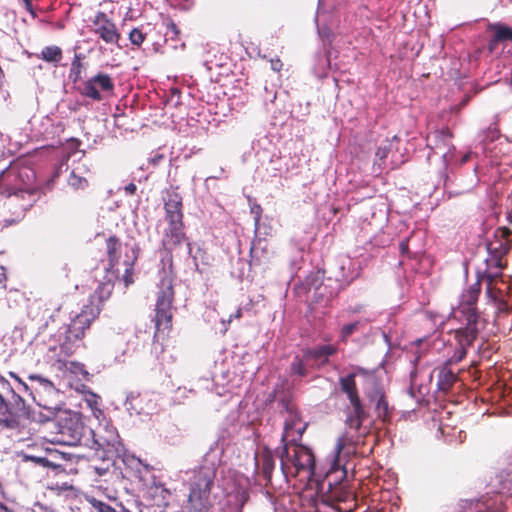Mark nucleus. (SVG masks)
<instances>
[{"instance_id":"1","label":"nucleus","mask_w":512,"mask_h":512,"mask_svg":"<svg viewBox=\"0 0 512 512\" xmlns=\"http://www.w3.org/2000/svg\"><path fill=\"white\" fill-rule=\"evenodd\" d=\"M213 479L210 468H201L194 474L185 512H241L248 499L245 479L231 471L222 476L216 487Z\"/></svg>"},{"instance_id":"2","label":"nucleus","mask_w":512,"mask_h":512,"mask_svg":"<svg viewBox=\"0 0 512 512\" xmlns=\"http://www.w3.org/2000/svg\"><path fill=\"white\" fill-rule=\"evenodd\" d=\"M357 376V374H349L340 380L342 390L347 394L353 412L346 420L347 430L337 439L333 454L329 457L330 471L338 470L341 467V454L343 452L350 453V447L360 439L359 430L364 417V410L356 391L355 378Z\"/></svg>"},{"instance_id":"3","label":"nucleus","mask_w":512,"mask_h":512,"mask_svg":"<svg viewBox=\"0 0 512 512\" xmlns=\"http://www.w3.org/2000/svg\"><path fill=\"white\" fill-rule=\"evenodd\" d=\"M281 470L286 477H298L308 482L315 474V460L312 451L294 443H285L280 455Z\"/></svg>"},{"instance_id":"4","label":"nucleus","mask_w":512,"mask_h":512,"mask_svg":"<svg viewBox=\"0 0 512 512\" xmlns=\"http://www.w3.org/2000/svg\"><path fill=\"white\" fill-rule=\"evenodd\" d=\"M165 227L162 244L166 249H173L186 241L184 232L182 197L177 192H169L164 204Z\"/></svg>"},{"instance_id":"5","label":"nucleus","mask_w":512,"mask_h":512,"mask_svg":"<svg viewBox=\"0 0 512 512\" xmlns=\"http://www.w3.org/2000/svg\"><path fill=\"white\" fill-rule=\"evenodd\" d=\"M173 296L172 278L167 272H164L158 285L156 298L155 325L158 331L171 327Z\"/></svg>"},{"instance_id":"6","label":"nucleus","mask_w":512,"mask_h":512,"mask_svg":"<svg viewBox=\"0 0 512 512\" xmlns=\"http://www.w3.org/2000/svg\"><path fill=\"white\" fill-rule=\"evenodd\" d=\"M98 314V307L84 306L68 325L58 329L59 340L66 339L75 346V343L84 337L85 331L90 327Z\"/></svg>"},{"instance_id":"7","label":"nucleus","mask_w":512,"mask_h":512,"mask_svg":"<svg viewBox=\"0 0 512 512\" xmlns=\"http://www.w3.org/2000/svg\"><path fill=\"white\" fill-rule=\"evenodd\" d=\"M98 314V307L84 306L68 325L58 329L59 340L66 339L75 346V343L84 337L85 331L90 327Z\"/></svg>"},{"instance_id":"8","label":"nucleus","mask_w":512,"mask_h":512,"mask_svg":"<svg viewBox=\"0 0 512 512\" xmlns=\"http://www.w3.org/2000/svg\"><path fill=\"white\" fill-rule=\"evenodd\" d=\"M480 282L477 280L475 283L470 285L461 295L459 306L453 310L455 316L458 313L462 314L467 322L466 331L467 341L471 342L475 337V323H476V311H475V303L478 299V295L480 292Z\"/></svg>"},{"instance_id":"9","label":"nucleus","mask_w":512,"mask_h":512,"mask_svg":"<svg viewBox=\"0 0 512 512\" xmlns=\"http://www.w3.org/2000/svg\"><path fill=\"white\" fill-rule=\"evenodd\" d=\"M90 31L110 46L120 47L121 33L117 24L105 12L97 11L91 18Z\"/></svg>"},{"instance_id":"10","label":"nucleus","mask_w":512,"mask_h":512,"mask_svg":"<svg viewBox=\"0 0 512 512\" xmlns=\"http://www.w3.org/2000/svg\"><path fill=\"white\" fill-rule=\"evenodd\" d=\"M75 346L68 340H59L58 334H54L47 343L45 361L51 366L62 370L67 365V359L73 354Z\"/></svg>"},{"instance_id":"11","label":"nucleus","mask_w":512,"mask_h":512,"mask_svg":"<svg viewBox=\"0 0 512 512\" xmlns=\"http://www.w3.org/2000/svg\"><path fill=\"white\" fill-rule=\"evenodd\" d=\"M451 138L452 136L448 130H436L426 138L427 147L434 156H439L442 159L444 166L448 165L454 155Z\"/></svg>"},{"instance_id":"12","label":"nucleus","mask_w":512,"mask_h":512,"mask_svg":"<svg viewBox=\"0 0 512 512\" xmlns=\"http://www.w3.org/2000/svg\"><path fill=\"white\" fill-rule=\"evenodd\" d=\"M93 436L99 449L112 454H119L123 451L118 431L112 424L100 423L97 430L93 432Z\"/></svg>"},{"instance_id":"13","label":"nucleus","mask_w":512,"mask_h":512,"mask_svg":"<svg viewBox=\"0 0 512 512\" xmlns=\"http://www.w3.org/2000/svg\"><path fill=\"white\" fill-rule=\"evenodd\" d=\"M82 435V423L78 418H70L59 424V431L52 442L67 446H76L80 443Z\"/></svg>"},{"instance_id":"14","label":"nucleus","mask_w":512,"mask_h":512,"mask_svg":"<svg viewBox=\"0 0 512 512\" xmlns=\"http://www.w3.org/2000/svg\"><path fill=\"white\" fill-rule=\"evenodd\" d=\"M113 89L114 83L111 77L107 74L99 73L84 82L81 88V94L93 100L100 101L102 99L101 93H112Z\"/></svg>"},{"instance_id":"15","label":"nucleus","mask_w":512,"mask_h":512,"mask_svg":"<svg viewBox=\"0 0 512 512\" xmlns=\"http://www.w3.org/2000/svg\"><path fill=\"white\" fill-rule=\"evenodd\" d=\"M124 406L131 416L150 415L157 409V403L151 397L133 392L127 395Z\"/></svg>"},{"instance_id":"16","label":"nucleus","mask_w":512,"mask_h":512,"mask_svg":"<svg viewBox=\"0 0 512 512\" xmlns=\"http://www.w3.org/2000/svg\"><path fill=\"white\" fill-rule=\"evenodd\" d=\"M306 429L304 423L298 413L292 408L287 409V416L285 418L284 432L282 435L283 442L294 443L299 440Z\"/></svg>"},{"instance_id":"17","label":"nucleus","mask_w":512,"mask_h":512,"mask_svg":"<svg viewBox=\"0 0 512 512\" xmlns=\"http://www.w3.org/2000/svg\"><path fill=\"white\" fill-rule=\"evenodd\" d=\"M488 271L486 273V278L488 281L486 292L488 296L493 300H501L502 295L500 289H497L493 286V282L496 278L501 276V270L504 268V264L500 258L491 257L488 261Z\"/></svg>"},{"instance_id":"18","label":"nucleus","mask_w":512,"mask_h":512,"mask_svg":"<svg viewBox=\"0 0 512 512\" xmlns=\"http://www.w3.org/2000/svg\"><path fill=\"white\" fill-rule=\"evenodd\" d=\"M336 352V347L333 345H323L319 348L308 350L305 353V361L310 363V366H321L328 362V357Z\"/></svg>"},{"instance_id":"19","label":"nucleus","mask_w":512,"mask_h":512,"mask_svg":"<svg viewBox=\"0 0 512 512\" xmlns=\"http://www.w3.org/2000/svg\"><path fill=\"white\" fill-rule=\"evenodd\" d=\"M367 384L372 387V391L367 392L370 400L375 402V409L379 417H385L388 410L387 402L384 400L381 389L377 386L372 375L367 376Z\"/></svg>"},{"instance_id":"20","label":"nucleus","mask_w":512,"mask_h":512,"mask_svg":"<svg viewBox=\"0 0 512 512\" xmlns=\"http://www.w3.org/2000/svg\"><path fill=\"white\" fill-rule=\"evenodd\" d=\"M398 143L399 139L397 136H394L391 140H387L385 143L380 145L376 151V158L379 165H382L385 160L388 158L389 154L392 156V162L396 163L397 159H394L395 152L398 151Z\"/></svg>"},{"instance_id":"21","label":"nucleus","mask_w":512,"mask_h":512,"mask_svg":"<svg viewBox=\"0 0 512 512\" xmlns=\"http://www.w3.org/2000/svg\"><path fill=\"white\" fill-rule=\"evenodd\" d=\"M489 30L494 32V37L490 42L491 49L499 42L512 41V27L510 26L495 23L489 26Z\"/></svg>"},{"instance_id":"22","label":"nucleus","mask_w":512,"mask_h":512,"mask_svg":"<svg viewBox=\"0 0 512 512\" xmlns=\"http://www.w3.org/2000/svg\"><path fill=\"white\" fill-rule=\"evenodd\" d=\"M83 170L84 168L77 167L70 172L67 183L72 189L84 190L88 187V180L85 176H83Z\"/></svg>"},{"instance_id":"23","label":"nucleus","mask_w":512,"mask_h":512,"mask_svg":"<svg viewBox=\"0 0 512 512\" xmlns=\"http://www.w3.org/2000/svg\"><path fill=\"white\" fill-rule=\"evenodd\" d=\"M456 375L447 367H443L438 372V388L446 391L454 383Z\"/></svg>"},{"instance_id":"24","label":"nucleus","mask_w":512,"mask_h":512,"mask_svg":"<svg viewBox=\"0 0 512 512\" xmlns=\"http://www.w3.org/2000/svg\"><path fill=\"white\" fill-rule=\"evenodd\" d=\"M83 399L87 406L91 409L92 414L99 419L103 415L100 409V397L92 391H86L83 394Z\"/></svg>"},{"instance_id":"25","label":"nucleus","mask_w":512,"mask_h":512,"mask_svg":"<svg viewBox=\"0 0 512 512\" xmlns=\"http://www.w3.org/2000/svg\"><path fill=\"white\" fill-rule=\"evenodd\" d=\"M41 58L46 62L58 63L62 59V50L58 46H47L41 51Z\"/></svg>"},{"instance_id":"26","label":"nucleus","mask_w":512,"mask_h":512,"mask_svg":"<svg viewBox=\"0 0 512 512\" xmlns=\"http://www.w3.org/2000/svg\"><path fill=\"white\" fill-rule=\"evenodd\" d=\"M306 366H310V363L305 361V357L303 359L296 357L291 364V372L298 376H305L307 374Z\"/></svg>"},{"instance_id":"27","label":"nucleus","mask_w":512,"mask_h":512,"mask_svg":"<svg viewBox=\"0 0 512 512\" xmlns=\"http://www.w3.org/2000/svg\"><path fill=\"white\" fill-rule=\"evenodd\" d=\"M106 244H107L108 257L111 262V265H113V263L117 261V251L120 247V243L118 242V240L116 238L110 237L107 240Z\"/></svg>"},{"instance_id":"28","label":"nucleus","mask_w":512,"mask_h":512,"mask_svg":"<svg viewBox=\"0 0 512 512\" xmlns=\"http://www.w3.org/2000/svg\"><path fill=\"white\" fill-rule=\"evenodd\" d=\"M329 68V59L326 56H319L317 58V64L314 67V73L317 77H324Z\"/></svg>"},{"instance_id":"29","label":"nucleus","mask_w":512,"mask_h":512,"mask_svg":"<svg viewBox=\"0 0 512 512\" xmlns=\"http://www.w3.org/2000/svg\"><path fill=\"white\" fill-rule=\"evenodd\" d=\"M112 289H113V284H112L111 280L109 279L107 282H104L99 285V287L95 291V296H97L100 301H104L110 296Z\"/></svg>"},{"instance_id":"30","label":"nucleus","mask_w":512,"mask_h":512,"mask_svg":"<svg viewBox=\"0 0 512 512\" xmlns=\"http://www.w3.org/2000/svg\"><path fill=\"white\" fill-rule=\"evenodd\" d=\"M28 378H29L31 381H36V382H38V383H39V385H40L44 390H46V391H51V390H53V389H54V385H53V383H52L50 380H48V379H46V378H44V377H42V376H40V375H37V374H31V375H29V377H28Z\"/></svg>"},{"instance_id":"31","label":"nucleus","mask_w":512,"mask_h":512,"mask_svg":"<svg viewBox=\"0 0 512 512\" xmlns=\"http://www.w3.org/2000/svg\"><path fill=\"white\" fill-rule=\"evenodd\" d=\"M129 40L133 45L140 46L145 40V35L138 28H133L129 33Z\"/></svg>"},{"instance_id":"32","label":"nucleus","mask_w":512,"mask_h":512,"mask_svg":"<svg viewBox=\"0 0 512 512\" xmlns=\"http://www.w3.org/2000/svg\"><path fill=\"white\" fill-rule=\"evenodd\" d=\"M19 178L24 185H28L34 179V172L30 168H23L19 171Z\"/></svg>"},{"instance_id":"33","label":"nucleus","mask_w":512,"mask_h":512,"mask_svg":"<svg viewBox=\"0 0 512 512\" xmlns=\"http://www.w3.org/2000/svg\"><path fill=\"white\" fill-rule=\"evenodd\" d=\"M356 326H357L356 323H350V324L344 325L342 330H341V337H342V339H345L350 334H352L353 331L355 330Z\"/></svg>"},{"instance_id":"34","label":"nucleus","mask_w":512,"mask_h":512,"mask_svg":"<svg viewBox=\"0 0 512 512\" xmlns=\"http://www.w3.org/2000/svg\"><path fill=\"white\" fill-rule=\"evenodd\" d=\"M270 64H271V69L275 72H279L283 66V64L279 58L271 59Z\"/></svg>"},{"instance_id":"35","label":"nucleus","mask_w":512,"mask_h":512,"mask_svg":"<svg viewBox=\"0 0 512 512\" xmlns=\"http://www.w3.org/2000/svg\"><path fill=\"white\" fill-rule=\"evenodd\" d=\"M6 273L5 268L0 265V289H5Z\"/></svg>"},{"instance_id":"36","label":"nucleus","mask_w":512,"mask_h":512,"mask_svg":"<svg viewBox=\"0 0 512 512\" xmlns=\"http://www.w3.org/2000/svg\"><path fill=\"white\" fill-rule=\"evenodd\" d=\"M235 318H240L241 317V309H238L234 315ZM232 318L233 316L231 315L227 321V323L223 320L222 321V324H223V332H225L227 330V324H229L231 321H232Z\"/></svg>"},{"instance_id":"37","label":"nucleus","mask_w":512,"mask_h":512,"mask_svg":"<svg viewBox=\"0 0 512 512\" xmlns=\"http://www.w3.org/2000/svg\"><path fill=\"white\" fill-rule=\"evenodd\" d=\"M124 189H125V192H126L127 194L132 195V194H134V193H135V191H136V185H135V184H133V183H130V184L126 185Z\"/></svg>"},{"instance_id":"38","label":"nucleus","mask_w":512,"mask_h":512,"mask_svg":"<svg viewBox=\"0 0 512 512\" xmlns=\"http://www.w3.org/2000/svg\"><path fill=\"white\" fill-rule=\"evenodd\" d=\"M400 249H401V251H402L403 253H405V252L407 251V249H408V244H407V242H401V244H400Z\"/></svg>"},{"instance_id":"39","label":"nucleus","mask_w":512,"mask_h":512,"mask_svg":"<svg viewBox=\"0 0 512 512\" xmlns=\"http://www.w3.org/2000/svg\"><path fill=\"white\" fill-rule=\"evenodd\" d=\"M37 461L42 463L43 465H48L49 461L44 458H37Z\"/></svg>"},{"instance_id":"40","label":"nucleus","mask_w":512,"mask_h":512,"mask_svg":"<svg viewBox=\"0 0 512 512\" xmlns=\"http://www.w3.org/2000/svg\"><path fill=\"white\" fill-rule=\"evenodd\" d=\"M319 34H320L321 37H328L329 36V33L326 32V31L319 30Z\"/></svg>"},{"instance_id":"41","label":"nucleus","mask_w":512,"mask_h":512,"mask_svg":"<svg viewBox=\"0 0 512 512\" xmlns=\"http://www.w3.org/2000/svg\"><path fill=\"white\" fill-rule=\"evenodd\" d=\"M26 4L27 9H30L31 7V0H23Z\"/></svg>"},{"instance_id":"42","label":"nucleus","mask_w":512,"mask_h":512,"mask_svg":"<svg viewBox=\"0 0 512 512\" xmlns=\"http://www.w3.org/2000/svg\"><path fill=\"white\" fill-rule=\"evenodd\" d=\"M10 375H11V377H13L16 380H18L19 382H21L20 379L13 372H10Z\"/></svg>"},{"instance_id":"43","label":"nucleus","mask_w":512,"mask_h":512,"mask_svg":"<svg viewBox=\"0 0 512 512\" xmlns=\"http://www.w3.org/2000/svg\"><path fill=\"white\" fill-rule=\"evenodd\" d=\"M188 246V253L191 254V247H190V243L187 244Z\"/></svg>"},{"instance_id":"44","label":"nucleus","mask_w":512,"mask_h":512,"mask_svg":"<svg viewBox=\"0 0 512 512\" xmlns=\"http://www.w3.org/2000/svg\"><path fill=\"white\" fill-rule=\"evenodd\" d=\"M467 159H468V155L464 156V158H463L462 162L467 161Z\"/></svg>"},{"instance_id":"45","label":"nucleus","mask_w":512,"mask_h":512,"mask_svg":"<svg viewBox=\"0 0 512 512\" xmlns=\"http://www.w3.org/2000/svg\"><path fill=\"white\" fill-rule=\"evenodd\" d=\"M0 493H2V485L0 484Z\"/></svg>"}]
</instances>
